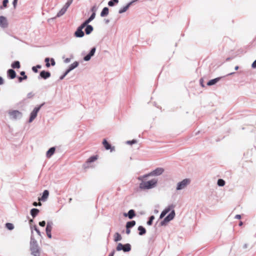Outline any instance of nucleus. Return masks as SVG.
<instances>
[{"instance_id":"obj_1","label":"nucleus","mask_w":256,"mask_h":256,"mask_svg":"<svg viewBox=\"0 0 256 256\" xmlns=\"http://www.w3.org/2000/svg\"><path fill=\"white\" fill-rule=\"evenodd\" d=\"M146 178H142L140 180L142 182L140 184V188L142 190H150L155 188L158 183V180L154 178L148 181H144V179Z\"/></svg>"},{"instance_id":"obj_2","label":"nucleus","mask_w":256,"mask_h":256,"mask_svg":"<svg viewBox=\"0 0 256 256\" xmlns=\"http://www.w3.org/2000/svg\"><path fill=\"white\" fill-rule=\"evenodd\" d=\"M191 180L190 178H184L178 182L176 186V190L177 192L184 190L190 184Z\"/></svg>"},{"instance_id":"obj_3","label":"nucleus","mask_w":256,"mask_h":256,"mask_svg":"<svg viewBox=\"0 0 256 256\" xmlns=\"http://www.w3.org/2000/svg\"><path fill=\"white\" fill-rule=\"evenodd\" d=\"M30 245L32 254L34 256H38L40 252L37 242L32 237H31Z\"/></svg>"},{"instance_id":"obj_4","label":"nucleus","mask_w":256,"mask_h":256,"mask_svg":"<svg viewBox=\"0 0 256 256\" xmlns=\"http://www.w3.org/2000/svg\"><path fill=\"white\" fill-rule=\"evenodd\" d=\"M10 118L12 120H17L21 118L22 116V112L18 110H10L8 112Z\"/></svg>"},{"instance_id":"obj_5","label":"nucleus","mask_w":256,"mask_h":256,"mask_svg":"<svg viewBox=\"0 0 256 256\" xmlns=\"http://www.w3.org/2000/svg\"><path fill=\"white\" fill-rule=\"evenodd\" d=\"M164 170L162 168H158L147 174L144 175L138 178V180H142V178H148L149 176H158L162 174Z\"/></svg>"},{"instance_id":"obj_6","label":"nucleus","mask_w":256,"mask_h":256,"mask_svg":"<svg viewBox=\"0 0 256 256\" xmlns=\"http://www.w3.org/2000/svg\"><path fill=\"white\" fill-rule=\"evenodd\" d=\"M175 215V212L172 210L171 212L166 218H164L163 220L160 222V225L164 226L170 220H172L174 218Z\"/></svg>"},{"instance_id":"obj_7","label":"nucleus","mask_w":256,"mask_h":256,"mask_svg":"<svg viewBox=\"0 0 256 256\" xmlns=\"http://www.w3.org/2000/svg\"><path fill=\"white\" fill-rule=\"evenodd\" d=\"M116 250H123L124 252H128L131 250V245L130 244H122V243H118L116 246Z\"/></svg>"},{"instance_id":"obj_8","label":"nucleus","mask_w":256,"mask_h":256,"mask_svg":"<svg viewBox=\"0 0 256 256\" xmlns=\"http://www.w3.org/2000/svg\"><path fill=\"white\" fill-rule=\"evenodd\" d=\"M44 104H42L40 106L38 107H36L31 112L30 114V118L29 119V122H32L36 117L38 113L40 110L41 107Z\"/></svg>"},{"instance_id":"obj_9","label":"nucleus","mask_w":256,"mask_h":256,"mask_svg":"<svg viewBox=\"0 0 256 256\" xmlns=\"http://www.w3.org/2000/svg\"><path fill=\"white\" fill-rule=\"evenodd\" d=\"M79 64L78 62H74L72 64L68 67V68L65 72L64 74L60 76V79L62 80L72 70L77 68Z\"/></svg>"},{"instance_id":"obj_10","label":"nucleus","mask_w":256,"mask_h":256,"mask_svg":"<svg viewBox=\"0 0 256 256\" xmlns=\"http://www.w3.org/2000/svg\"><path fill=\"white\" fill-rule=\"evenodd\" d=\"M96 48L95 47L92 48L90 52L84 58V61H88L90 60L91 58L94 56L96 52Z\"/></svg>"},{"instance_id":"obj_11","label":"nucleus","mask_w":256,"mask_h":256,"mask_svg":"<svg viewBox=\"0 0 256 256\" xmlns=\"http://www.w3.org/2000/svg\"><path fill=\"white\" fill-rule=\"evenodd\" d=\"M8 23L7 19L4 16H0V26L2 28H6L8 26Z\"/></svg>"},{"instance_id":"obj_12","label":"nucleus","mask_w":256,"mask_h":256,"mask_svg":"<svg viewBox=\"0 0 256 256\" xmlns=\"http://www.w3.org/2000/svg\"><path fill=\"white\" fill-rule=\"evenodd\" d=\"M48 190H44L42 193V196L38 198V200L45 202L48 198Z\"/></svg>"},{"instance_id":"obj_13","label":"nucleus","mask_w":256,"mask_h":256,"mask_svg":"<svg viewBox=\"0 0 256 256\" xmlns=\"http://www.w3.org/2000/svg\"><path fill=\"white\" fill-rule=\"evenodd\" d=\"M84 35V32L82 30L77 28L76 31L74 32V36L76 38H82Z\"/></svg>"},{"instance_id":"obj_14","label":"nucleus","mask_w":256,"mask_h":256,"mask_svg":"<svg viewBox=\"0 0 256 256\" xmlns=\"http://www.w3.org/2000/svg\"><path fill=\"white\" fill-rule=\"evenodd\" d=\"M40 76L44 79H47L50 76V73L49 72H46L45 70H42L40 72Z\"/></svg>"},{"instance_id":"obj_15","label":"nucleus","mask_w":256,"mask_h":256,"mask_svg":"<svg viewBox=\"0 0 256 256\" xmlns=\"http://www.w3.org/2000/svg\"><path fill=\"white\" fill-rule=\"evenodd\" d=\"M7 74L9 78L11 79H14L16 77V73L12 69H10L8 70Z\"/></svg>"},{"instance_id":"obj_16","label":"nucleus","mask_w":256,"mask_h":256,"mask_svg":"<svg viewBox=\"0 0 256 256\" xmlns=\"http://www.w3.org/2000/svg\"><path fill=\"white\" fill-rule=\"evenodd\" d=\"M124 216H128L130 219H132L135 216V212L133 210H130L128 213L124 214Z\"/></svg>"},{"instance_id":"obj_17","label":"nucleus","mask_w":256,"mask_h":256,"mask_svg":"<svg viewBox=\"0 0 256 256\" xmlns=\"http://www.w3.org/2000/svg\"><path fill=\"white\" fill-rule=\"evenodd\" d=\"M130 3H128L126 4V5L125 6L121 8L118 10V13L120 14H122L126 12L128 9V8L130 7Z\"/></svg>"},{"instance_id":"obj_18","label":"nucleus","mask_w":256,"mask_h":256,"mask_svg":"<svg viewBox=\"0 0 256 256\" xmlns=\"http://www.w3.org/2000/svg\"><path fill=\"white\" fill-rule=\"evenodd\" d=\"M220 78H217L212 80H210L208 83V86H212L214 84H215L216 82H218L220 80Z\"/></svg>"},{"instance_id":"obj_19","label":"nucleus","mask_w":256,"mask_h":256,"mask_svg":"<svg viewBox=\"0 0 256 256\" xmlns=\"http://www.w3.org/2000/svg\"><path fill=\"white\" fill-rule=\"evenodd\" d=\"M55 148L54 147H52L50 148L46 152V156L48 158H50L54 152Z\"/></svg>"},{"instance_id":"obj_20","label":"nucleus","mask_w":256,"mask_h":256,"mask_svg":"<svg viewBox=\"0 0 256 256\" xmlns=\"http://www.w3.org/2000/svg\"><path fill=\"white\" fill-rule=\"evenodd\" d=\"M52 226H53V222H51V221L48 222L47 224H46V231L48 232H51L52 228Z\"/></svg>"},{"instance_id":"obj_21","label":"nucleus","mask_w":256,"mask_h":256,"mask_svg":"<svg viewBox=\"0 0 256 256\" xmlns=\"http://www.w3.org/2000/svg\"><path fill=\"white\" fill-rule=\"evenodd\" d=\"M93 27L91 25H88L86 26L85 29V32L86 34H90L93 30Z\"/></svg>"},{"instance_id":"obj_22","label":"nucleus","mask_w":256,"mask_h":256,"mask_svg":"<svg viewBox=\"0 0 256 256\" xmlns=\"http://www.w3.org/2000/svg\"><path fill=\"white\" fill-rule=\"evenodd\" d=\"M108 14V8L107 7L104 8L100 12V16L104 17Z\"/></svg>"},{"instance_id":"obj_23","label":"nucleus","mask_w":256,"mask_h":256,"mask_svg":"<svg viewBox=\"0 0 256 256\" xmlns=\"http://www.w3.org/2000/svg\"><path fill=\"white\" fill-rule=\"evenodd\" d=\"M39 212V210L37 208H32L30 210V214L34 218Z\"/></svg>"},{"instance_id":"obj_24","label":"nucleus","mask_w":256,"mask_h":256,"mask_svg":"<svg viewBox=\"0 0 256 256\" xmlns=\"http://www.w3.org/2000/svg\"><path fill=\"white\" fill-rule=\"evenodd\" d=\"M102 144L104 147V148L106 150H109L111 148V146L110 144L108 143L106 140H104L102 142Z\"/></svg>"},{"instance_id":"obj_25","label":"nucleus","mask_w":256,"mask_h":256,"mask_svg":"<svg viewBox=\"0 0 256 256\" xmlns=\"http://www.w3.org/2000/svg\"><path fill=\"white\" fill-rule=\"evenodd\" d=\"M138 230H139V234L140 236H142L146 232V229L142 226H139Z\"/></svg>"},{"instance_id":"obj_26","label":"nucleus","mask_w":256,"mask_h":256,"mask_svg":"<svg viewBox=\"0 0 256 256\" xmlns=\"http://www.w3.org/2000/svg\"><path fill=\"white\" fill-rule=\"evenodd\" d=\"M11 66L13 68H20V63L18 61H14L12 64Z\"/></svg>"},{"instance_id":"obj_27","label":"nucleus","mask_w":256,"mask_h":256,"mask_svg":"<svg viewBox=\"0 0 256 256\" xmlns=\"http://www.w3.org/2000/svg\"><path fill=\"white\" fill-rule=\"evenodd\" d=\"M66 11V10L65 8L62 7V8L57 14L56 16L60 17V16H62L63 14H65Z\"/></svg>"},{"instance_id":"obj_28","label":"nucleus","mask_w":256,"mask_h":256,"mask_svg":"<svg viewBox=\"0 0 256 256\" xmlns=\"http://www.w3.org/2000/svg\"><path fill=\"white\" fill-rule=\"evenodd\" d=\"M136 224V222L134 220H132L128 222L126 224V228H130L133 227Z\"/></svg>"},{"instance_id":"obj_29","label":"nucleus","mask_w":256,"mask_h":256,"mask_svg":"<svg viewBox=\"0 0 256 256\" xmlns=\"http://www.w3.org/2000/svg\"><path fill=\"white\" fill-rule=\"evenodd\" d=\"M118 0H110L108 2V5L110 6H113L115 4L118 3Z\"/></svg>"},{"instance_id":"obj_30","label":"nucleus","mask_w":256,"mask_h":256,"mask_svg":"<svg viewBox=\"0 0 256 256\" xmlns=\"http://www.w3.org/2000/svg\"><path fill=\"white\" fill-rule=\"evenodd\" d=\"M95 16H96V13L93 12L92 14V15L90 16L88 20H86V22H87L88 24L91 21H92L95 18Z\"/></svg>"},{"instance_id":"obj_31","label":"nucleus","mask_w":256,"mask_h":256,"mask_svg":"<svg viewBox=\"0 0 256 256\" xmlns=\"http://www.w3.org/2000/svg\"><path fill=\"white\" fill-rule=\"evenodd\" d=\"M6 227L8 230H12L14 228V224H12V223H9V222H8V223L6 224Z\"/></svg>"},{"instance_id":"obj_32","label":"nucleus","mask_w":256,"mask_h":256,"mask_svg":"<svg viewBox=\"0 0 256 256\" xmlns=\"http://www.w3.org/2000/svg\"><path fill=\"white\" fill-rule=\"evenodd\" d=\"M122 240V236H121L118 233H116L114 235V241L115 242H118Z\"/></svg>"},{"instance_id":"obj_33","label":"nucleus","mask_w":256,"mask_h":256,"mask_svg":"<svg viewBox=\"0 0 256 256\" xmlns=\"http://www.w3.org/2000/svg\"><path fill=\"white\" fill-rule=\"evenodd\" d=\"M8 2V0H4L2 2V5L0 6V9L2 10L7 7V4Z\"/></svg>"},{"instance_id":"obj_34","label":"nucleus","mask_w":256,"mask_h":256,"mask_svg":"<svg viewBox=\"0 0 256 256\" xmlns=\"http://www.w3.org/2000/svg\"><path fill=\"white\" fill-rule=\"evenodd\" d=\"M97 158H98L97 156H91L90 158L88 160L87 162H89V163H90V162H94L95 160H97Z\"/></svg>"},{"instance_id":"obj_35","label":"nucleus","mask_w":256,"mask_h":256,"mask_svg":"<svg viewBox=\"0 0 256 256\" xmlns=\"http://www.w3.org/2000/svg\"><path fill=\"white\" fill-rule=\"evenodd\" d=\"M72 1H73V0H68V1L66 3L64 6H63V8H65L67 10L68 8L70 6L72 2Z\"/></svg>"},{"instance_id":"obj_36","label":"nucleus","mask_w":256,"mask_h":256,"mask_svg":"<svg viewBox=\"0 0 256 256\" xmlns=\"http://www.w3.org/2000/svg\"><path fill=\"white\" fill-rule=\"evenodd\" d=\"M218 185L220 186H222L225 184V182L222 179H219L218 180Z\"/></svg>"},{"instance_id":"obj_37","label":"nucleus","mask_w":256,"mask_h":256,"mask_svg":"<svg viewBox=\"0 0 256 256\" xmlns=\"http://www.w3.org/2000/svg\"><path fill=\"white\" fill-rule=\"evenodd\" d=\"M154 219V216H150V218H149V220L147 222V224L148 226L152 225V222H153V220Z\"/></svg>"},{"instance_id":"obj_38","label":"nucleus","mask_w":256,"mask_h":256,"mask_svg":"<svg viewBox=\"0 0 256 256\" xmlns=\"http://www.w3.org/2000/svg\"><path fill=\"white\" fill-rule=\"evenodd\" d=\"M88 24L86 22V21L85 20V22H84L80 26H78V28L82 30L83 28H84L85 27L86 28Z\"/></svg>"},{"instance_id":"obj_39","label":"nucleus","mask_w":256,"mask_h":256,"mask_svg":"<svg viewBox=\"0 0 256 256\" xmlns=\"http://www.w3.org/2000/svg\"><path fill=\"white\" fill-rule=\"evenodd\" d=\"M172 208V206H170L166 208L164 210L167 214L170 211V210H171Z\"/></svg>"},{"instance_id":"obj_40","label":"nucleus","mask_w":256,"mask_h":256,"mask_svg":"<svg viewBox=\"0 0 256 256\" xmlns=\"http://www.w3.org/2000/svg\"><path fill=\"white\" fill-rule=\"evenodd\" d=\"M41 68V66L40 65H37L36 66H33L32 68V70L34 72H38V70L37 68Z\"/></svg>"},{"instance_id":"obj_41","label":"nucleus","mask_w":256,"mask_h":256,"mask_svg":"<svg viewBox=\"0 0 256 256\" xmlns=\"http://www.w3.org/2000/svg\"><path fill=\"white\" fill-rule=\"evenodd\" d=\"M45 62H46V66L48 68L50 66V64L49 62L50 58H45Z\"/></svg>"},{"instance_id":"obj_42","label":"nucleus","mask_w":256,"mask_h":256,"mask_svg":"<svg viewBox=\"0 0 256 256\" xmlns=\"http://www.w3.org/2000/svg\"><path fill=\"white\" fill-rule=\"evenodd\" d=\"M136 141L134 140H128L126 142V144H136Z\"/></svg>"},{"instance_id":"obj_43","label":"nucleus","mask_w":256,"mask_h":256,"mask_svg":"<svg viewBox=\"0 0 256 256\" xmlns=\"http://www.w3.org/2000/svg\"><path fill=\"white\" fill-rule=\"evenodd\" d=\"M34 230L39 236H41L40 231L38 229L36 226H34Z\"/></svg>"},{"instance_id":"obj_44","label":"nucleus","mask_w":256,"mask_h":256,"mask_svg":"<svg viewBox=\"0 0 256 256\" xmlns=\"http://www.w3.org/2000/svg\"><path fill=\"white\" fill-rule=\"evenodd\" d=\"M166 213L165 212H164V210H163L161 214H160V218H163L166 215Z\"/></svg>"},{"instance_id":"obj_45","label":"nucleus","mask_w":256,"mask_h":256,"mask_svg":"<svg viewBox=\"0 0 256 256\" xmlns=\"http://www.w3.org/2000/svg\"><path fill=\"white\" fill-rule=\"evenodd\" d=\"M34 96V94L32 92H29L27 94V98H32Z\"/></svg>"},{"instance_id":"obj_46","label":"nucleus","mask_w":256,"mask_h":256,"mask_svg":"<svg viewBox=\"0 0 256 256\" xmlns=\"http://www.w3.org/2000/svg\"><path fill=\"white\" fill-rule=\"evenodd\" d=\"M46 224L45 221L43 220L39 222V225L41 226H44Z\"/></svg>"},{"instance_id":"obj_47","label":"nucleus","mask_w":256,"mask_h":256,"mask_svg":"<svg viewBox=\"0 0 256 256\" xmlns=\"http://www.w3.org/2000/svg\"><path fill=\"white\" fill-rule=\"evenodd\" d=\"M252 67L254 68H256V60L252 64Z\"/></svg>"},{"instance_id":"obj_48","label":"nucleus","mask_w":256,"mask_h":256,"mask_svg":"<svg viewBox=\"0 0 256 256\" xmlns=\"http://www.w3.org/2000/svg\"><path fill=\"white\" fill-rule=\"evenodd\" d=\"M18 0H14L13 2H12V4L14 5V7L15 8L16 6V4H17V2H18Z\"/></svg>"},{"instance_id":"obj_49","label":"nucleus","mask_w":256,"mask_h":256,"mask_svg":"<svg viewBox=\"0 0 256 256\" xmlns=\"http://www.w3.org/2000/svg\"><path fill=\"white\" fill-rule=\"evenodd\" d=\"M42 204L40 202L37 203L36 202H34L33 203V206H41Z\"/></svg>"},{"instance_id":"obj_50","label":"nucleus","mask_w":256,"mask_h":256,"mask_svg":"<svg viewBox=\"0 0 256 256\" xmlns=\"http://www.w3.org/2000/svg\"><path fill=\"white\" fill-rule=\"evenodd\" d=\"M70 62V58H66L64 60V62L66 64L69 63Z\"/></svg>"},{"instance_id":"obj_51","label":"nucleus","mask_w":256,"mask_h":256,"mask_svg":"<svg viewBox=\"0 0 256 256\" xmlns=\"http://www.w3.org/2000/svg\"><path fill=\"white\" fill-rule=\"evenodd\" d=\"M50 62H51V64L52 66H54L56 64V62H55V61H54V58H51L50 59Z\"/></svg>"},{"instance_id":"obj_52","label":"nucleus","mask_w":256,"mask_h":256,"mask_svg":"<svg viewBox=\"0 0 256 256\" xmlns=\"http://www.w3.org/2000/svg\"><path fill=\"white\" fill-rule=\"evenodd\" d=\"M46 234H47L49 238H52L51 232H46Z\"/></svg>"},{"instance_id":"obj_53","label":"nucleus","mask_w":256,"mask_h":256,"mask_svg":"<svg viewBox=\"0 0 256 256\" xmlns=\"http://www.w3.org/2000/svg\"><path fill=\"white\" fill-rule=\"evenodd\" d=\"M4 84V80L2 77L0 76V85Z\"/></svg>"},{"instance_id":"obj_54","label":"nucleus","mask_w":256,"mask_h":256,"mask_svg":"<svg viewBox=\"0 0 256 256\" xmlns=\"http://www.w3.org/2000/svg\"><path fill=\"white\" fill-rule=\"evenodd\" d=\"M240 218H241V216L240 214H236L235 216V218L236 219H240Z\"/></svg>"},{"instance_id":"obj_55","label":"nucleus","mask_w":256,"mask_h":256,"mask_svg":"<svg viewBox=\"0 0 256 256\" xmlns=\"http://www.w3.org/2000/svg\"><path fill=\"white\" fill-rule=\"evenodd\" d=\"M130 232V230L129 228H126V234H129Z\"/></svg>"},{"instance_id":"obj_56","label":"nucleus","mask_w":256,"mask_h":256,"mask_svg":"<svg viewBox=\"0 0 256 256\" xmlns=\"http://www.w3.org/2000/svg\"><path fill=\"white\" fill-rule=\"evenodd\" d=\"M114 252H115L114 250H113L110 254L108 256H114Z\"/></svg>"},{"instance_id":"obj_57","label":"nucleus","mask_w":256,"mask_h":256,"mask_svg":"<svg viewBox=\"0 0 256 256\" xmlns=\"http://www.w3.org/2000/svg\"><path fill=\"white\" fill-rule=\"evenodd\" d=\"M248 248V244H244L243 246V248L244 249H246Z\"/></svg>"},{"instance_id":"obj_58","label":"nucleus","mask_w":256,"mask_h":256,"mask_svg":"<svg viewBox=\"0 0 256 256\" xmlns=\"http://www.w3.org/2000/svg\"><path fill=\"white\" fill-rule=\"evenodd\" d=\"M92 10L93 12H95L96 11V7L94 6L92 8Z\"/></svg>"},{"instance_id":"obj_59","label":"nucleus","mask_w":256,"mask_h":256,"mask_svg":"<svg viewBox=\"0 0 256 256\" xmlns=\"http://www.w3.org/2000/svg\"><path fill=\"white\" fill-rule=\"evenodd\" d=\"M20 75L24 76H26L25 74V72H21L20 73Z\"/></svg>"},{"instance_id":"obj_60","label":"nucleus","mask_w":256,"mask_h":256,"mask_svg":"<svg viewBox=\"0 0 256 256\" xmlns=\"http://www.w3.org/2000/svg\"><path fill=\"white\" fill-rule=\"evenodd\" d=\"M22 80H23V79H22V77H18L19 82H22Z\"/></svg>"},{"instance_id":"obj_61","label":"nucleus","mask_w":256,"mask_h":256,"mask_svg":"<svg viewBox=\"0 0 256 256\" xmlns=\"http://www.w3.org/2000/svg\"><path fill=\"white\" fill-rule=\"evenodd\" d=\"M23 80H26L27 78L26 76H24L23 77H22Z\"/></svg>"},{"instance_id":"obj_62","label":"nucleus","mask_w":256,"mask_h":256,"mask_svg":"<svg viewBox=\"0 0 256 256\" xmlns=\"http://www.w3.org/2000/svg\"><path fill=\"white\" fill-rule=\"evenodd\" d=\"M238 66H236L235 68H234V70H238Z\"/></svg>"},{"instance_id":"obj_63","label":"nucleus","mask_w":256,"mask_h":256,"mask_svg":"<svg viewBox=\"0 0 256 256\" xmlns=\"http://www.w3.org/2000/svg\"><path fill=\"white\" fill-rule=\"evenodd\" d=\"M234 74V72H232V73H230V74H228V75H232V74Z\"/></svg>"},{"instance_id":"obj_64","label":"nucleus","mask_w":256,"mask_h":256,"mask_svg":"<svg viewBox=\"0 0 256 256\" xmlns=\"http://www.w3.org/2000/svg\"><path fill=\"white\" fill-rule=\"evenodd\" d=\"M242 222H240V226H242Z\"/></svg>"}]
</instances>
